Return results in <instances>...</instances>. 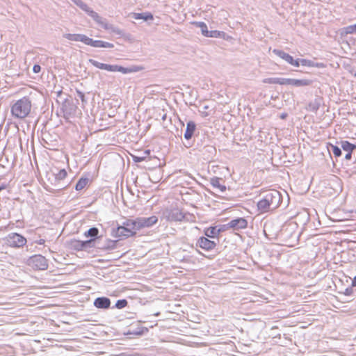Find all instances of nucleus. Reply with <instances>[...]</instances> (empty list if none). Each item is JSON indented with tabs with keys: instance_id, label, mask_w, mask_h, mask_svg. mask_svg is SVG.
Wrapping results in <instances>:
<instances>
[{
	"instance_id": "obj_1",
	"label": "nucleus",
	"mask_w": 356,
	"mask_h": 356,
	"mask_svg": "<svg viewBox=\"0 0 356 356\" xmlns=\"http://www.w3.org/2000/svg\"><path fill=\"white\" fill-rule=\"evenodd\" d=\"M282 200L280 193L276 190L268 191L257 203V207L261 213H265L277 209Z\"/></svg>"
},
{
	"instance_id": "obj_2",
	"label": "nucleus",
	"mask_w": 356,
	"mask_h": 356,
	"mask_svg": "<svg viewBox=\"0 0 356 356\" xmlns=\"http://www.w3.org/2000/svg\"><path fill=\"white\" fill-rule=\"evenodd\" d=\"M80 8L85 11L89 16H90L98 24L102 26L104 29L108 30L120 35L122 34V31L120 29L114 26L111 24H108L105 19L100 17L96 12L90 9L85 3H83V6Z\"/></svg>"
},
{
	"instance_id": "obj_3",
	"label": "nucleus",
	"mask_w": 356,
	"mask_h": 356,
	"mask_svg": "<svg viewBox=\"0 0 356 356\" xmlns=\"http://www.w3.org/2000/svg\"><path fill=\"white\" fill-rule=\"evenodd\" d=\"M31 108V102L29 98L23 97L17 100L11 107L13 115L17 118L26 117Z\"/></svg>"
},
{
	"instance_id": "obj_4",
	"label": "nucleus",
	"mask_w": 356,
	"mask_h": 356,
	"mask_svg": "<svg viewBox=\"0 0 356 356\" xmlns=\"http://www.w3.org/2000/svg\"><path fill=\"white\" fill-rule=\"evenodd\" d=\"M88 62L97 68L106 70L108 72H119L122 74H129L136 71L134 69L124 67L118 65L102 63L92 58L89 59Z\"/></svg>"
},
{
	"instance_id": "obj_5",
	"label": "nucleus",
	"mask_w": 356,
	"mask_h": 356,
	"mask_svg": "<svg viewBox=\"0 0 356 356\" xmlns=\"http://www.w3.org/2000/svg\"><path fill=\"white\" fill-rule=\"evenodd\" d=\"M138 230L135 220H127L123 223L122 226H120L116 229L117 236H131Z\"/></svg>"
},
{
	"instance_id": "obj_6",
	"label": "nucleus",
	"mask_w": 356,
	"mask_h": 356,
	"mask_svg": "<svg viewBox=\"0 0 356 356\" xmlns=\"http://www.w3.org/2000/svg\"><path fill=\"white\" fill-rule=\"evenodd\" d=\"M8 244L14 248H22L26 243V239L17 233H10L6 237Z\"/></svg>"
},
{
	"instance_id": "obj_7",
	"label": "nucleus",
	"mask_w": 356,
	"mask_h": 356,
	"mask_svg": "<svg viewBox=\"0 0 356 356\" xmlns=\"http://www.w3.org/2000/svg\"><path fill=\"white\" fill-rule=\"evenodd\" d=\"M29 265L36 270H46L48 267L47 260L40 254L30 258Z\"/></svg>"
},
{
	"instance_id": "obj_8",
	"label": "nucleus",
	"mask_w": 356,
	"mask_h": 356,
	"mask_svg": "<svg viewBox=\"0 0 356 356\" xmlns=\"http://www.w3.org/2000/svg\"><path fill=\"white\" fill-rule=\"evenodd\" d=\"M163 216L169 221H181L185 218L184 213L178 209L165 210Z\"/></svg>"
},
{
	"instance_id": "obj_9",
	"label": "nucleus",
	"mask_w": 356,
	"mask_h": 356,
	"mask_svg": "<svg viewBox=\"0 0 356 356\" xmlns=\"http://www.w3.org/2000/svg\"><path fill=\"white\" fill-rule=\"evenodd\" d=\"M138 230L145 228L149 227L153 225L156 224L158 221V218L155 216H152L148 218H138L135 219Z\"/></svg>"
},
{
	"instance_id": "obj_10",
	"label": "nucleus",
	"mask_w": 356,
	"mask_h": 356,
	"mask_svg": "<svg viewBox=\"0 0 356 356\" xmlns=\"http://www.w3.org/2000/svg\"><path fill=\"white\" fill-rule=\"evenodd\" d=\"M273 54H275L276 56H279L280 58L285 60L287 63L295 66V67H299L300 63L299 60H294L293 58L289 55V54L280 50V49H273Z\"/></svg>"
},
{
	"instance_id": "obj_11",
	"label": "nucleus",
	"mask_w": 356,
	"mask_h": 356,
	"mask_svg": "<svg viewBox=\"0 0 356 356\" xmlns=\"http://www.w3.org/2000/svg\"><path fill=\"white\" fill-rule=\"evenodd\" d=\"M248 222L243 218H238L229 221L227 226L234 229H244L247 227Z\"/></svg>"
},
{
	"instance_id": "obj_12",
	"label": "nucleus",
	"mask_w": 356,
	"mask_h": 356,
	"mask_svg": "<svg viewBox=\"0 0 356 356\" xmlns=\"http://www.w3.org/2000/svg\"><path fill=\"white\" fill-rule=\"evenodd\" d=\"M200 247L202 249L210 250L215 248L216 243L205 237H200L197 241Z\"/></svg>"
},
{
	"instance_id": "obj_13",
	"label": "nucleus",
	"mask_w": 356,
	"mask_h": 356,
	"mask_svg": "<svg viewBox=\"0 0 356 356\" xmlns=\"http://www.w3.org/2000/svg\"><path fill=\"white\" fill-rule=\"evenodd\" d=\"M94 305L98 309H108L111 305V300L106 297H99L95 300Z\"/></svg>"
},
{
	"instance_id": "obj_14",
	"label": "nucleus",
	"mask_w": 356,
	"mask_h": 356,
	"mask_svg": "<svg viewBox=\"0 0 356 356\" xmlns=\"http://www.w3.org/2000/svg\"><path fill=\"white\" fill-rule=\"evenodd\" d=\"M195 127H196L195 124L193 122L189 121L187 123L186 129L184 133V138L186 140H189L192 138L193 133L195 130Z\"/></svg>"
},
{
	"instance_id": "obj_15",
	"label": "nucleus",
	"mask_w": 356,
	"mask_h": 356,
	"mask_svg": "<svg viewBox=\"0 0 356 356\" xmlns=\"http://www.w3.org/2000/svg\"><path fill=\"white\" fill-rule=\"evenodd\" d=\"M220 178L213 177L210 180V184L214 188L218 189L220 192H225L226 191V186L220 184Z\"/></svg>"
},
{
	"instance_id": "obj_16",
	"label": "nucleus",
	"mask_w": 356,
	"mask_h": 356,
	"mask_svg": "<svg viewBox=\"0 0 356 356\" xmlns=\"http://www.w3.org/2000/svg\"><path fill=\"white\" fill-rule=\"evenodd\" d=\"M90 46L93 47H102V48H113L114 45L112 43L102 41V40H94L92 39Z\"/></svg>"
},
{
	"instance_id": "obj_17",
	"label": "nucleus",
	"mask_w": 356,
	"mask_h": 356,
	"mask_svg": "<svg viewBox=\"0 0 356 356\" xmlns=\"http://www.w3.org/2000/svg\"><path fill=\"white\" fill-rule=\"evenodd\" d=\"M133 15L135 19H144L145 21L153 19V15L148 13H134Z\"/></svg>"
},
{
	"instance_id": "obj_18",
	"label": "nucleus",
	"mask_w": 356,
	"mask_h": 356,
	"mask_svg": "<svg viewBox=\"0 0 356 356\" xmlns=\"http://www.w3.org/2000/svg\"><path fill=\"white\" fill-rule=\"evenodd\" d=\"M341 148L347 152H353L356 149V145L349 143L348 141L344 140L341 143Z\"/></svg>"
},
{
	"instance_id": "obj_19",
	"label": "nucleus",
	"mask_w": 356,
	"mask_h": 356,
	"mask_svg": "<svg viewBox=\"0 0 356 356\" xmlns=\"http://www.w3.org/2000/svg\"><path fill=\"white\" fill-rule=\"evenodd\" d=\"M193 24H194L195 26L198 27L201 30L202 34L207 37L209 33V30L207 29V26L204 22H193Z\"/></svg>"
},
{
	"instance_id": "obj_20",
	"label": "nucleus",
	"mask_w": 356,
	"mask_h": 356,
	"mask_svg": "<svg viewBox=\"0 0 356 356\" xmlns=\"http://www.w3.org/2000/svg\"><path fill=\"white\" fill-rule=\"evenodd\" d=\"M220 230L215 227H211L204 232L205 235L209 238L216 237L219 234Z\"/></svg>"
},
{
	"instance_id": "obj_21",
	"label": "nucleus",
	"mask_w": 356,
	"mask_h": 356,
	"mask_svg": "<svg viewBox=\"0 0 356 356\" xmlns=\"http://www.w3.org/2000/svg\"><path fill=\"white\" fill-rule=\"evenodd\" d=\"M312 83V81L309 79H294L293 86L302 87L309 86Z\"/></svg>"
},
{
	"instance_id": "obj_22",
	"label": "nucleus",
	"mask_w": 356,
	"mask_h": 356,
	"mask_svg": "<svg viewBox=\"0 0 356 356\" xmlns=\"http://www.w3.org/2000/svg\"><path fill=\"white\" fill-rule=\"evenodd\" d=\"M300 65L301 64L303 66H307V67H318L321 66L319 63H315L311 60L307 59H300L299 60Z\"/></svg>"
},
{
	"instance_id": "obj_23",
	"label": "nucleus",
	"mask_w": 356,
	"mask_h": 356,
	"mask_svg": "<svg viewBox=\"0 0 356 356\" xmlns=\"http://www.w3.org/2000/svg\"><path fill=\"white\" fill-rule=\"evenodd\" d=\"M321 105V101L319 99H315L314 101L309 104V109L312 111H316Z\"/></svg>"
},
{
	"instance_id": "obj_24",
	"label": "nucleus",
	"mask_w": 356,
	"mask_h": 356,
	"mask_svg": "<svg viewBox=\"0 0 356 356\" xmlns=\"http://www.w3.org/2000/svg\"><path fill=\"white\" fill-rule=\"evenodd\" d=\"M88 182V179L87 178H81L79 181L76 183L75 188L76 191H81L86 187Z\"/></svg>"
},
{
	"instance_id": "obj_25",
	"label": "nucleus",
	"mask_w": 356,
	"mask_h": 356,
	"mask_svg": "<svg viewBox=\"0 0 356 356\" xmlns=\"http://www.w3.org/2000/svg\"><path fill=\"white\" fill-rule=\"evenodd\" d=\"M264 83L269 84H281V77H270L266 78L263 81Z\"/></svg>"
},
{
	"instance_id": "obj_26",
	"label": "nucleus",
	"mask_w": 356,
	"mask_h": 356,
	"mask_svg": "<svg viewBox=\"0 0 356 356\" xmlns=\"http://www.w3.org/2000/svg\"><path fill=\"white\" fill-rule=\"evenodd\" d=\"M79 35L80 34L65 33L63 35V37L70 41L79 42Z\"/></svg>"
},
{
	"instance_id": "obj_27",
	"label": "nucleus",
	"mask_w": 356,
	"mask_h": 356,
	"mask_svg": "<svg viewBox=\"0 0 356 356\" xmlns=\"http://www.w3.org/2000/svg\"><path fill=\"white\" fill-rule=\"evenodd\" d=\"M79 42H82L85 44L90 46V43L92 42V38H88L86 35L80 34Z\"/></svg>"
},
{
	"instance_id": "obj_28",
	"label": "nucleus",
	"mask_w": 356,
	"mask_h": 356,
	"mask_svg": "<svg viewBox=\"0 0 356 356\" xmlns=\"http://www.w3.org/2000/svg\"><path fill=\"white\" fill-rule=\"evenodd\" d=\"M222 35H224L223 32L219 31H209V33L207 37L210 38H220Z\"/></svg>"
},
{
	"instance_id": "obj_29",
	"label": "nucleus",
	"mask_w": 356,
	"mask_h": 356,
	"mask_svg": "<svg viewBox=\"0 0 356 356\" xmlns=\"http://www.w3.org/2000/svg\"><path fill=\"white\" fill-rule=\"evenodd\" d=\"M67 176V172L65 169L60 170L56 174H55L56 179L57 180H63Z\"/></svg>"
},
{
	"instance_id": "obj_30",
	"label": "nucleus",
	"mask_w": 356,
	"mask_h": 356,
	"mask_svg": "<svg viewBox=\"0 0 356 356\" xmlns=\"http://www.w3.org/2000/svg\"><path fill=\"white\" fill-rule=\"evenodd\" d=\"M344 32L346 34H353L356 33V24L344 28Z\"/></svg>"
},
{
	"instance_id": "obj_31",
	"label": "nucleus",
	"mask_w": 356,
	"mask_h": 356,
	"mask_svg": "<svg viewBox=\"0 0 356 356\" xmlns=\"http://www.w3.org/2000/svg\"><path fill=\"white\" fill-rule=\"evenodd\" d=\"M127 305V301L124 299L123 300H118L115 303V307L118 309H122L125 307Z\"/></svg>"
},
{
	"instance_id": "obj_32",
	"label": "nucleus",
	"mask_w": 356,
	"mask_h": 356,
	"mask_svg": "<svg viewBox=\"0 0 356 356\" xmlns=\"http://www.w3.org/2000/svg\"><path fill=\"white\" fill-rule=\"evenodd\" d=\"M99 233V230L96 227L90 228L88 230L87 236L94 237L96 236Z\"/></svg>"
},
{
	"instance_id": "obj_33",
	"label": "nucleus",
	"mask_w": 356,
	"mask_h": 356,
	"mask_svg": "<svg viewBox=\"0 0 356 356\" xmlns=\"http://www.w3.org/2000/svg\"><path fill=\"white\" fill-rule=\"evenodd\" d=\"M294 79L281 78L280 85H291L293 86Z\"/></svg>"
},
{
	"instance_id": "obj_34",
	"label": "nucleus",
	"mask_w": 356,
	"mask_h": 356,
	"mask_svg": "<svg viewBox=\"0 0 356 356\" xmlns=\"http://www.w3.org/2000/svg\"><path fill=\"white\" fill-rule=\"evenodd\" d=\"M332 150L333 154L336 157H339L341 155V150L339 147L335 146V145H332Z\"/></svg>"
},
{
	"instance_id": "obj_35",
	"label": "nucleus",
	"mask_w": 356,
	"mask_h": 356,
	"mask_svg": "<svg viewBox=\"0 0 356 356\" xmlns=\"http://www.w3.org/2000/svg\"><path fill=\"white\" fill-rule=\"evenodd\" d=\"M76 93H77L78 97H79L81 99V100L83 103L86 102V100L85 99V95L82 92L77 90Z\"/></svg>"
},
{
	"instance_id": "obj_36",
	"label": "nucleus",
	"mask_w": 356,
	"mask_h": 356,
	"mask_svg": "<svg viewBox=\"0 0 356 356\" xmlns=\"http://www.w3.org/2000/svg\"><path fill=\"white\" fill-rule=\"evenodd\" d=\"M71 1L72 2H74L79 8H81L83 4V2L81 0H71Z\"/></svg>"
},
{
	"instance_id": "obj_37",
	"label": "nucleus",
	"mask_w": 356,
	"mask_h": 356,
	"mask_svg": "<svg viewBox=\"0 0 356 356\" xmlns=\"http://www.w3.org/2000/svg\"><path fill=\"white\" fill-rule=\"evenodd\" d=\"M143 157H139V156H133V160L135 161V162H141L143 161Z\"/></svg>"
},
{
	"instance_id": "obj_38",
	"label": "nucleus",
	"mask_w": 356,
	"mask_h": 356,
	"mask_svg": "<svg viewBox=\"0 0 356 356\" xmlns=\"http://www.w3.org/2000/svg\"><path fill=\"white\" fill-rule=\"evenodd\" d=\"M40 69H41V67H40V65H35L33 66V72H35V73L39 72L40 71Z\"/></svg>"
},
{
	"instance_id": "obj_39",
	"label": "nucleus",
	"mask_w": 356,
	"mask_h": 356,
	"mask_svg": "<svg viewBox=\"0 0 356 356\" xmlns=\"http://www.w3.org/2000/svg\"><path fill=\"white\" fill-rule=\"evenodd\" d=\"M352 157V152H347V154L345 155V159L346 160H350Z\"/></svg>"
},
{
	"instance_id": "obj_40",
	"label": "nucleus",
	"mask_w": 356,
	"mask_h": 356,
	"mask_svg": "<svg viewBox=\"0 0 356 356\" xmlns=\"http://www.w3.org/2000/svg\"><path fill=\"white\" fill-rule=\"evenodd\" d=\"M45 241L44 239H40L36 241L37 243L40 245H43Z\"/></svg>"
},
{
	"instance_id": "obj_41",
	"label": "nucleus",
	"mask_w": 356,
	"mask_h": 356,
	"mask_svg": "<svg viewBox=\"0 0 356 356\" xmlns=\"http://www.w3.org/2000/svg\"><path fill=\"white\" fill-rule=\"evenodd\" d=\"M352 286H356V276L353 278V280L352 281Z\"/></svg>"
},
{
	"instance_id": "obj_42",
	"label": "nucleus",
	"mask_w": 356,
	"mask_h": 356,
	"mask_svg": "<svg viewBox=\"0 0 356 356\" xmlns=\"http://www.w3.org/2000/svg\"><path fill=\"white\" fill-rule=\"evenodd\" d=\"M202 113L204 115V116H208L210 115V112L202 111Z\"/></svg>"
},
{
	"instance_id": "obj_43",
	"label": "nucleus",
	"mask_w": 356,
	"mask_h": 356,
	"mask_svg": "<svg viewBox=\"0 0 356 356\" xmlns=\"http://www.w3.org/2000/svg\"><path fill=\"white\" fill-rule=\"evenodd\" d=\"M203 108H204V110H207V109H209V106H208V105H205V106H204Z\"/></svg>"
},
{
	"instance_id": "obj_44",
	"label": "nucleus",
	"mask_w": 356,
	"mask_h": 356,
	"mask_svg": "<svg viewBox=\"0 0 356 356\" xmlns=\"http://www.w3.org/2000/svg\"><path fill=\"white\" fill-rule=\"evenodd\" d=\"M162 118H163V120H165V115H164Z\"/></svg>"
},
{
	"instance_id": "obj_45",
	"label": "nucleus",
	"mask_w": 356,
	"mask_h": 356,
	"mask_svg": "<svg viewBox=\"0 0 356 356\" xmlns=\"http://www.w3.org/2000/svg\"><path fill=\"white\" fill-rule=\"evenodd\" d=\"M354 76L356 77V71H355V73L354 74Z\"/></svg>"
}]
</instances>
